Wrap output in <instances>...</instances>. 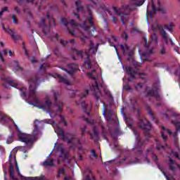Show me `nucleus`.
Returning <instances> with one entry per match:
<instances>
[{"label":"nucleus","instance_id":"30","mask_svg":"<svg viewBox=\"0 0 180 180\" xmlns=\"http://www.w3.org/2000/svg\"><path fill=\"white\" fill-rule=\"evenodd\" d=\"M77 12H84V6H82V1L77 0L75 1Z\"/></svg>","mask_w":180,"mask_h":180},{"label":"nucleus","instance_id":"31","mask_svg":"<svg viewBox=\"0 0 180 180\" xmlns=\"http://www.w3.org/2000/svg\"><path fill=\"white\" fill-rule=\"evenodd\" d=\"M94 134H89L91 139L92 140H94V141H98L99 140V136L98 135V131H96V128H94L93 129Z\"/></svg>","mask_w":180,"mask_h":180},{"label":"nucleus","instance_id":"37","mask_svg":"<svg viewBox=\"0 0 180 180\" xmlns=\"http://www.w3.org/2000/svg\"><path fill=\"white\" fill-rule=\"evenodd\" d=\"M4 56H8V50L4 49L1 52H0V60L4 63Z\"/></svg>","mask_w":180,"mask_h":180},{"label":"nucleus","instance_id":"7","mask_svg":"<svg viewBox=\"0 0 180 180\" xmlns=\"http://www.w3.org/2000/svg\"><path fill=\"white\" fill-rule=\"evenodd\" d=\"M48 123L49 124H53V127L55 130V133L60 136L64 141H67L68 144H75V137H72V139H69L68 138L65 137V134H64V131L63 129L60 128L57 124L53 120H49Z\"/></svg>","mask_w":180,"mask_h":180},{"label":"nucleus","instance_id":"64","mask_svg":"<svg viewBox=\"0 0 180 180\" xmlns=\"http://www.w3.org/2000/svg\"><path fill=\"white\" fill-rule=\"evenodd\" d=\"M160 54H165V48H162L161 50H160Z\"/></svg>","mask_w":180,"mask_h":180},{"label":"nucleus","instance_id":"1","mask_svg":"<svg viewBox=\"0 0 180 180\" xmlns=\"http://www.w3.org/2000/svg\"><path fill=\"white\" fill-rule=\"evenodd\" d=\"M28 84L30 85L29 90L27 91V89L25 87H22L20 89V96L27 101V98L29 101L31 102H34V103H40V101L37 98V86L40 85V79L36 77L35 78H30L28 81Z\"/></svg>","mask_w":180,"mask_h":180},{"label":"nucleus","instance_id":"8","mask_svg":"<svg viewBox=\"0 0 180 180\" xmlns=\"http://www.w3.org/2000/svg\"><path fill=\"white\" fill-rule=\"evenodd\" d=\"M103 115L105 117L108 123L111 124H116L117 123V117L116 113L112 111V110H103Z\"/></svg>","mask_w":180,"mask_h":180},{"label":"nucleus","instance_id":"47","mask_svg":"<svg viewBox=\"0 0 180 180\" xmlns=\"http://www.w3.org/2000/svg\"><path fill=\"white\" fill-rule=\"evenodd\" d=\"M87 76L89 77V78H91V79H94V81L96 79V77H95V76H94V74H92V72H87Z\"/></svg>","mask_w":180,"mask_h":180},{"label":"nucleus","instance_id":"6","mask_svg":"<svg viewBox=\"0 0 180 180\" xmlns=\"http://www.w3.org/2000/svg\"><path fill=\"white\" fill-rule=\"evenodd\" d=\"M46 19H48L49 24H46V19L41 18V24L39 25V27H43L42 32L45 36H49V33H50V27L51 26H56V20L51 18L49 13L46 15Z\"/></svg>","mask_w":180,"mask_h":180},{"label":"nucleus","instance_id":"9","mask_svg":"<svg viewBox=\"0 0 180 180\" xmlns=\"http://www.w3.org/2000/svg\"><path fill=\"white\" fill-rule=\"evenodd\" d=\"M56 155L59 157L58 164H60V161H65L68 158V151H64V145L62 143L58 144L56 147Z\"/></svg>","mask_w":180,"mask_h":180},{"label":"nucleus","instance_id":"13","mask_svg":"<svg viewBox=\"0 0 180 180\" xmlns=\"http://www.w3.org/2000/svg\"><path fill=\"white\" fill-rule=\"evenodd\" d=\"M172 116H173V117H176V120L172 121L173 124L175 126L176 130V132H175L173 136L175 139H176V136L178 135V131H180V115L172 114Z\"/></svg>","mask_w":180,"mask_h":180},{"label":"nucleus","instance_id":"56","mask_svg":"<svg viewBox=\"0 0 180 180\" xmlns=\"http://www.w3.org/2000/svg\"><path fill=\"white\" fill-rule=\"evenodd\" d=\"M148 113L150 116L151 119L154 120V114L153 113V111H151V110H148Z\"/></svg>","mask_w":180,"mask_h":180},{"label":"nucleus","instance_id":"60","mask_svg":"<svg viewBox=\"0 0 180 180\" xmlns=\"http://www.w3.org/2000/svg\"><path fill=\"white\" fill-rule=\"evenodd\" d=\"M131 105H133V108H134V105H136V103H137V100H136V98H133L131 101Z\"/></svg>","mask_w":180,"mask_h":180},{"label":"nucleus","instance_id":"50","mask_svg":"<svg viewBox=\"0 0 180 180\" xmlns=\"http://www.w3.org/2000/svg\"><path fill=\"white\" fill-rule=\"evenodd\" d=\"M122 39H124L126 41H127V39H129V34L126 32V31L124 32V33L122 34Z\"/></svg>","mask_w":180,"mask_h":180},{"label":"nucleus","instance_id":"2","mask_svg":"<svg viewBox=\"0 0 180 180\" xmlns=\"http://www.w3.org/2000/svg\"><path fill=\"white\" fill-rule=\"evenodd\" d=\"M39 123L40 122L38 120H35L34 122V130L32 131V135L27 134H21L19 136V139L22 143H25L26 146L21 147V151L24 153H27V150H30L32 148V146H33V141L36 140V137L39 134Z\"/></svg>","mask_w":180,"mask_h":180},{"label":"nucleus","instance_id":"45","mask_svg":"<svg viewBox=\"0 0 180 180\" xmlns=\"http://www.w3.org/2000/svg\"><path fill=\"white\" fill-rule=\"evenodd\" d=\"M143 86H144V84L139 83L136 86H135V89H136V91H141Z\"/></svg>","mask_w":180,"mask_h":180},{"label":"nucleus","instance_id":"51","mask_svg":"<svg viewBox=\"0 0 180 180\" xmlns=\"http://www.w3.org/2000/svg\"><path fill=\"white\" fill-rule=\"evenodd\" d=\"M59 117H60V120L62 123H63L64 126H68V123L65 122V119L63 117V115H59Z\"/></svg>","mask_w":180,"mask_h":180},{"label":"nucleus","instance_id":"53","mask_svg":"<svg viewBox=\"0 0 180 180\" xmlns=\"http://www.w3.org/2000/svg\"><path fill=\"white\" fill-rule=\"evenodd\" d=\"M8 7H4L1 9V11H0V18L1 16H2V15H4V12H6V11H8Z\"/></svg>","mask_w":180,"mask_h":180},{"label":"nucleus","instance_id":"42","mask_svg":"<svg viewBox=\"0 0 180 180\" xmlns=\"http://www.w3.org/2000/svg\"><path fill=\"white\" fill-rule=\"evenodd\" d=\"M60 20H61V23H63V25H64V26H65V27H67V26H68V23H70V22H68V20H67V18H62Z\"/></svg>","mask_w":180,"mask_h":180},{"label":"nucleus","instance_id":"61","mask_svg":"<svg viewBox=\"0 0 180 180\" xmlns=\"http://www.w3.org/2000/svg\"><path fill=\"white\" fill-rule=\"evenodd\" d=\"M91 155H93L95 158L98 157V155L95 153V150H91Z\"/></svg>","mask_w":180,"mask_h":180},{"label":"nucleus","instance_id":"34","mask_svg":"<svg viewBox=\"0 0 180 180\" xmlns=\"http://www.w3.org/2000/svg\"><path fill=\"white\" fill-rule=\"evenodd\" d=\"M150 39L153 44H157V43H158V37H157V34L155 33L152 34L150 35Z\"/></svg>","mask_w":180,"mask_h":180},{"label":"nucleus","instance_id":"14","mask_svg":"<svg viewBox=\"0 0 180 180\" xmlns=\"http://www.w3.org/2000/svg\"><path fill=\"white\" fill-rule=\"evenodd\" d=\"M125 70L127 71V74H128V75H130L131 77L129 79H128V81L129 82H131L133 79H136V75H141V74L139 73L137 70H133V68H131V67H127L125 68Z\"/></svg>","mask_w":180,"mask_h":180},{"label":"nucleus","instance_id":"33","mask_svg":"<svg viewBox=\"0 0 180 180\" xmlns=\"http://www.w3.org/2000/svg\"><path fill=\"white\" fill-rule=\"evenodd\" d=\"M86 173H89V174L87 175L84 180H95V177L91 173V169H86Z\"/></svg>","mask_w":180,"mask_h":180},{"label":"nucleus","instance_id":"38","mask_svg":"<svg viewBox=\"0 0 180 180\" xmlns=\"http://www.w3.org/2000/svg\"><path fill=\"white\" fill-rule=\"evenodd\" d=\"M15 64V67L13 70V71L16 72V71H20V72H22V69L20 66H19V63H18V61H14Z\"/></svg>","mask_w":180,"mask_h":180},{"label":"nucleus","instance_id":"36","mask_svg":"<svg viewBox=\"0 0 180 180\" xmlns=\"http://www.w3.org/2000/svg\"><path fill=\"white\" fill-rule=\"evenodd\" d=\"M174 27V24L172 22H170L169 25H165V29H167L170 33H173L174 29L172 28Z\"/></svg>","mask_w":180,"mask_h":180},{"label":"nucleus","instance_id":"46","mask_svg":"<svg viewBox=\"0 0 180 180\" xmlns=\"http://www.w3.org/2000/svg\"><path fill=\"white\" fill-rule=\"evenodd\" d=\"M84 120L86 121V122L89 124H94V123L95 122V121L92 119L88 120L87 118H84Z\"/></svg>","mask_w":180,"mask_h":180},{"label":"nucleus","instance_id":"10","mask_svg":"<svg viewBox=\"0 0 180 180\" xmlns=\"http://www.w3.org/2000/svg\"><path fill=\"white\" fill-rule=\"evenodd\" d=\"M146 92L147 94V96L155 98L156 101H161V96L158 94V87L153 86L151 90H148V88L146 87Z\"/></svg>","mask_w":180,"mask_h":180},{"label":"nucleus","instance_id":"19","mask_svg":"<svg viewBox=\"0 0 180 180\" xmlns=\"http://www.w3.org/2000/svg\"><path fill=\"white\" fill-rule=\"evenodd\" d=\"M156 29L157 30H159L162 39H165L166 44H168V34H167V32L164 30V27H162V25H158L156 26Z\"/></svg>","mask_w":180,"mask_h":180},{"label":"nucleus","instance_id":"25","mask_svg":"<svg viewBox=\"0 0 180 180\" xmlns=\"http://www.w3.org/2000/svg\"><path fill=\"white\" fill-rule=\"evenodd\" d=\"M158 5H161V2H160V0L158 1ZM152 11L153 13H156L157 12H164V8H162L161 6H159V7L157 8L155 7V4H154V2L152 1Z\"/></svg>","mask_w":180,"mask_h":180},{"label":"nucleus","instance_id":"63","mask_svg":"<svg viewBox=\"0 0 180 180\" xmlns=\"http://www.w3.org/2000/svg\"><path fill=\"white\" fill-rule=\"evenodd\" d=\"M114 147L117 148V150H120V148L119 147V144L117 143V142H115L114 143Z\"/></svg>","mask_w":180,"mask_h":180},{"label":"nucleus","instance_id":"52","mask_svg":"<svg viewBox=\"0 0 180 180\" xmlns=\"http://www.w3.org/2000/svg\"><path fill=\"white\" fill-rule=\"evenodd\" d=\"M89 94V91L86 90L84 93H82L80 94V98H85V96H86V95H88Z\"/></svg>","mask_w":180,"mask_h":180},{"label":"nucleus","instance_id":"28","mask_svg":"<svg viewBox=\"0 0 180 180\" xmlns=\"http://www.w3.org/2000/svg\"><path fill=\"white\" fill-rule=\"evenodd\" d=\"M120 49L122 51L123 54H128V56H131V54H133V51H130L128 46H120Z\"/></svg>","mask_w":180,"mask_h":180},{"label":"nucleus","instance_id":"49","mask_svg":"<svg viewBox=\"0 0 180 180\" xmlns=\"http://www.w3.org/2000/svg\"><path fill=\"white\" fill-rule=\"evenodd\" d=\"M49 65L47 63H44L41 65L40 70H46V68H49Z\"/></svg>","mask_w":180,"mask_h":180},{"label":"nucleus","instance_id":"22","mask_svg":"<svg viewBox=\"0 0 180 180\" xmlns=\"http://www.w3.org/2000/svg\"><path fill=\"white\" fill-rule=\"evenodd\" d=\"M0 116H1V122H8V120H10L12 123H13L14 126L16 127L17 130L18 129V125L16 123H15V121L12 120L9 116L6 115H2V112L0 111Z\"/></svg>","mask_w":180,"mask_h":180},{"label":"nucleus","instance_id":"35","mask_svg":"<svg viewBox=\"0 0 180 180\" xmlns=\"http://www.w3.org/2000/svg\"><path fill=\"white\" fill-rule=\"evenodd\" d=\"M8 85H11V86H13L14 88H18L20 84L16 80H11L8 82Z\"/></svg>","mask_w":180,"mask_h":180},{"label":"nucleus","instance_id":"43","mask_svg":"<svg viewBox=\"0 0 180 180\" xmlns=\"http://www.w3.org/2000/svg\"><path fill=\"white\" fill-rule=\"evenodd\" d=\"M80 39L82 40V41H83V43L85 44V43H86V40H89V38H88L87 36L84 35V34H82L80 37Z\"/></svg>","mask_w":180,"mask_h":180},{"label":"nucleus","instance_id":"55","mask_svg":"<svg viewBox=\"0 0 180 180\" xmlns=\"http://www.w3.org/2000/svg\"><path fill=\"white\" fill-rule=\"evenodd\" d=\"M65 171V170L64 167H61L60 169H59L58 176H60V175H61V174H64Z\"/></svg>","mask_w":180,"mask_h":180},{"label":"nucleus","instance_id":"24","mask_svg":"<svg viewBox=\"0 0 180 180\" xmlns=\"http://www.w3.org/2000/svg\"><path fill=\"white\" fill-rule=\"evenodd\" d=\"M76 103L78 106H82L84 112L86 113L88 116H89V112L86 111V110L89 109V110H91V108L88 107V105H86V103H85L84 101H78Z\"/></svg>","mask_w":180,"mask_h":180},{"label":"nucleus","instance_id":"59","mask_svg":"<svg viewBox=\"0 0 180 180\" xmlns=\"http://www.w3.org/2000/svg\"><path fill=\"white\" fill-rule=\"evenodd\" d=\"M134 65L135 66V68H137L138 67H140L141 65V63L134 61Z\"/></svg>","mask_w":180,"mask_h":180},{"label":"nucleus","instance_id":"21","mask_svg":"<svg viewBox=\"0 0 180 180\" xmlns=\"http://www.w3.org/2000/svg\"><path fill=\"white\" fill-rule=\"evenodd\" d=\"M145 52L142 53L143 57L149 56V54H153L154 53V46H144Z\"/></svg>","mask_w":180,"mask_h":180},{"label":"nucleus","instance_id":"16","mask_svg":"<svg viewBox=\"0 0 180 180\" xmlns=\"http://www.w3.org/2000/svg\"><path fill=\"white\" fill-rule=\"evenodd\" d=\"M146 122H147L146 119H141L139 120V127L141 129H143V130H146V131H148V130H151V123L148 121V123L146 124Z\"/></svg>","mask_w":180,"mask_h":180},{"label":"nucleus","instance_id":"4","mask_svg":"<svg viewBox=\"0 0 180 180\" xmlns=\"http://www.w3.org/2000/svg\"><path fill=\"white\" fill-rule=\"evenodd\" d=\"M37 108H39V109H43L44 110L46 111V113H51L52 111L56 110V112H63V108H64V103L63 102H56L55 103H53L51 102V99L50 98V96L46 95L45 98L44 99V101L42 103V105H36ZM50 116H51V114H49Z\"/></svg>","mask_w":180,"mask_h":180},{"label":"nucleus","instance_id":"54","mask_svg":"<svg viewBox=\"0 0 180 180\" xmlns=\"http://www.w3.org/2000/svg\"><path fill=\"white\" fill-rule=\"evenodd\" d=\"M124 89H125V91H131V87L130 86H129L128 84H125L123 86Z\"/></svg>","mask_w":180,"mask_h":180},{"label":"nucleus","instance_id":"57","mask_svg":"<svg viewBox=\"0 0 180 180\" xmlns=\"http://www.w3.org/2000/svg\"><path fill=\"white\" fill-rule=\"evenodd\" d=\"M12 18L14 25H18V18H16L14 15H12Z\"/></svg>","mask_w":180,"mask_h":180},{"label":"nucleus","instance_id":"20","mask_svg":"<svg viewBox=\"0 0 180 180\" xmlns=\"http://www.w3.org/2000/svg\"><path fill=\"white\" fill-rule=\"evenodd\" d=\"M3 29L4 30H6V32L7 33H8V34H10V36L12 37V39L14 40V41H18V40H22V36H20V35L15 36L13 30H11V29L6 30V28H5V27H3Z\"/></svg>","mask_w":180,"mask_h":180},{"label":"nucleus","instance_id":"12","mask_svg":"<svg viewBox=\"0 0 180 180\" xmlns=\"http://www.w3.org/2000/svg\"><path fill=\"white\" fill-rule=\"evenodd\" d=\"M59 68H60V70H63V71H65L66 72H68V74H69V75H72V74H74L75 72H77L78 71V65L77 64H74V63H71L68 65V68H63L62 67H59Z\"/></svg>","mask_w":180,"mask_h":180},{"label":"nucleus","instance_id":"32","mask_svg":"<svg viewBox=\"0 0 180 180\" xmlns=\"http://www.w3.org/2000/svg\"><path fill=\"white\" fill-rule=\"evenodd\" d=\"M42 165H44V167H54V160L53 159H51L49 162V160H45L42 163Z\"/></svg>","mask_w":180,"mask_h":180},{"label":"nucleus","instance_id":"48","mask_svg":"<svg viewBox=\"0 0 180 180\" xmlns=\"http://www.w3.org/2000/svg\"><path fill=\"white\" fill-rule=\"evenodd\" d=\"M53 98L55 101H57V99H58V97L60 96V94L53 91Z\"/></svg>","mask_w":180,"mask_h":180},{"label":"nucleus","instance_id":"23","mask_svg":"<svg viewBox=\"0 0 180 180\" xmlns=\"http://www.w3.org/2000/svg\"><path fill=\"white\" fill-rule=\"evenodd\" d=\"M53 77L58 79L59 82H63V84H65V85H71V82L68 81V79L63 77L61 75L58 74H55Z\"/></svg>","mask_w":180,"mask_h":180},{"label":"nucleus","instance_id":"58","mask_svg":"<svg viewBox=\"0 0 180 180\" xmlns=\"http://www.w3.org/2000/svg\"><path fill=\"white\" fill-rule=\"evenodd\" d=\"M134 134H135V136H136V141H139V132H137V131H136V130H134Z\"/></svg>","mask_w":180,"mask_h":180},{"label":"nucleus","instance_id":"11","mask_svg":"<svg viewBox=\"0 0 180 180\" xmlns=\"http://www.w3.org/2000/svg\"><path fill=\"white\" fill-rule=\"evenodd\" d=\"M49 39L51 41H60L62 46H67L68 43H70V44H74L75 42V39H71L70 41H64L63 39H60V34L57 33L55 34V36H49Z\"/></svg>","mask_w":180,"mask_h":180},{"label":"nucleus","instance_id":"44","mask_svg":"<svg viewBox=\"0 0 180 180\" xmlns=\"http://www.w3.org/2000/svg\"><path fill=\"white\" fill-rule=\"evenodd\" d=\"M156 141V149L161 150L162 148L163 150H165V147L164 146H161L160 143H158V140L155 139Z\"/></svg>","mask_w":180,"mask_h":180},{"label":"nucleus","instance_id":"27","mask_svg":"<svg viewBox=\"0 0 180 180\" xmlns=\"http://www.w3.org/2000/svg\"><path fill=\"white\" fill-rule=\"evenodd\" d=\"M162 137L163 139V140H167V134H169V136H171L172 134V132L169 130V129H166L165 127H162Z\"/></svg>","mask_w":180,"mask_h":180},{"label":"nucleus","instance_id":"41","mask_svg":"<svg viewBox=\"0 0 180 180\" xmlns=\"http://www.w3.org/2000/svg\"><path fill=\"white\" fill-rule=\"evenodd\" d=\"M158 167L159 168V169H160V171H162L163 175L165 176V178H166L167 180H171V179H169V177L168 176V175H167V173H165V172H164V171L162 170V165H158Z\"/></svg>","mask_w":180,"mask_h":180},{"label":"nucleus","instance_id":"5","mask_svg":"<svg viewBox=\"0 0 180 180\" xmlns=\"http://www.w3.org/2000/svg\"><path fill=\"white\" fill-rule=\"evenodd\" d=\"M91 8H94L92 5H87V13L89 15L86 17V20L80 25V27L84 32H86L88 34L95 37L96 36V34H95L96 27H95V22H94V17H92V11L91 10Z\"/></svg>","mask_w":180,"mask_h":180},{"label":"nucleus","instance_id":"18","mask_svg":"<svg viewBox=\"0 0 180 180\" xmlns=\"http://www.w3.org/2000/svg\"><path fill=\"white\" fill-rule=\"evenodd\" d=\"M113 11L115 12L116 15H118L119 16H121L120 20L122 21V25H124V20H129V13H120V11H119V9H117V7L112 6Z\"/></svg>","mask_w":180,"mask_h":180},{"label":"nucleus","instance_id":"39","mask_svg":"<svg viewBox=\"0 0 180 180\" xmlns=\"http://www.w3.org/2000/svg\"><path fill=\"white\" fill-rule=\"evenodd\" d=\"M44 176L25 178V180H44Z\"/></svg>","mask_w":180,"mask_h":180},{"label":"nucleus","instance_id":"15","mask_svg":"<svg viewBox=\"0 0 180 180\" xmlns=\"http://www.w3.org/2000/svg\"><path fill=\"white\" fill-rule=\"evenodd\" d=\"M124 162H125L126 164H139L140 162V160L137 158H135L133 160V159H131L130 156H124L123 160L120 161V164H124Z\"/></svg>","mask_w":180,"mask_h":180},{"label":"nucleus","instance_id":"26","mask_svg":"<svg viewBox=\"0 0 180 180\" xmlns=\"http://www.w3.org/2000/svg\"><path fill=\"white\" fill-rule=\"evenodd\" d=\"M9 171V175L11 179L13 180H18V179L15 178V169L13 164H12V161L10 160V167L8 169Z\"/></svg>","mask_w":180,"mask_h":180},{"label":"nucleus","instance_id":"29","mask_svg":"<svg viewBox=\"0 0 180 180\" xmlns=\"http://www.w3.org/2000/svg\"><path fill=\"white\" fill-rule=\"evenodd\" d=\"M153 150H154V148L153 147H151L146 150V153H147V154H151L153 161L155 162V164H158V159L157 158V155H154V153H153Z\"/></svg>","mask_w":180,"mask_h":180},{"label":"nucleus","instance_id":"17","mask_svg":"<svg viewBox=\"0 0 180 180\" xmlns=\"http://www.w3.org/2000/svg\"><path fill=\"white\" fill-rule=\"evenodd\" d=\"M91 90L93 92V95L96 96V99H99L101 96V89H99V86H98V82H96L95 84H92Z\"/></svg>","mask_w":180,"mask_h":180},{"label":"nucleus","instance_id":"62","mask_svg":"<svg viewBox=\"0 0 180 180\" xmlns=\"http://www.w3.org/2000/svg\"><path fill=\"white\" fill-rule=\"evenodd\" d=\"M174 49L175 50L176 53H177L178 54H180V50H179V48H178V46H175Z\"/></svg>","mask_w":180,"mask_h":180},{"label":"nucleus","instance_id":"3","mask_svg":"<svg viewBox=\"0 0 180 180\" xmlns=\"http://www.w3.org/2000/svg\"><path fill=\"white\" fill-rule=\"evenodd\" d=\"M96 51H98V46H91L89 47V50L85 52L77 49L73 50V53L79 56L81 58H85V57H86L87 60H85L84 63L86 65H87V67H86L87 70H91V68H94V67H98L96 62L91 60V56H92V54H96Z\"/></svg>","mask_w":180,"mask_h":180},{"label":"nucleus","instance_id":"40","mask_svg":"<svg viewBox=\"0 0 180 180\" xmlns=\"http://www.w3.org/2000/svg\"><path fill=\"white\" fill-rule=\"evenodd\" d=\"M69 23L73 27H78V26H79V24L77 22H75V20H74V19H71Z\"/></svg>","mask_w":180,"mask_h":180}]
</instances>
